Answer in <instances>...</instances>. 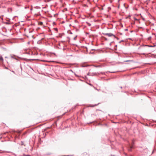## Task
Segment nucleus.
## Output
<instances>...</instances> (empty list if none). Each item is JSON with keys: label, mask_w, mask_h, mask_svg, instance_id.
<instances>
[{"label": "nucleus", "mask_w": 156, "mask_h": 156, "mask_svg": "<svg viewBox=\"0 0 156 156\" xmlns=\"http://www.w3.org/2000/svg\"><path fill=\"white\" fill-rule=\"evenodd\" d=\"M125 30L126 31H127V30H127V29H125Z\"/></svg>", "instance_id": "13"}, {"label": "nucleus", "mask_w": 156, "mask_h": 156, "mask_svg": "<svg viewBox=\"0 0 156 156\" xmlns=\"http://www.w3.org/2000/svg\"><path fill=\"white\" fill-rule=\"evenodd\" d=\"M100 66H97L98 67H100Z\"/></svg>", "instance_id": "20"}, {"label": "nucleus", "mask_w": 156, "mask_h": 156, "mask_svg": "<svg viewBox=\"0 0 156 156\" xmlns=\"http://www.w3.org/2000/svg\"><path fill=\"white\" fill-rule=\"evenodd\" d=\"M0 60H1L2 61H3V59L2 56L0 57Z\"/></svg>", "instance_id": "3"}, {"label": "nucleus", "mask_w": 156, "mask_h": 156, "mask_svg": "<svg viewBox=\"0 0 156 156\" xmlns=\"http://www.w3.org/2000/svg\"><path fill=\"white\" fill-rule=\"evenodd\" d=\"M51 61H49L48 62H50Z\"/></svg>", "instance_id": "21"}, {"label": "nucleus", "mask_w": 156, "mask_h": 156, "mask_svg": "<svg viewBox=\"0 0 156 156\" xmlns=\"http://www.w3.org/2000/svg\"><path fill=\"white\" fill-rule=\"evenodd\" d=\"M23 142H21V145H23Z\"/></svg>", "instance_id": "10"}, {"label": "nucleus", "mask_w": 156, "mask_h": 156, "mask_svg": "<svg viewBox=\"0 0 156 156\" xmlns=\"http://www.w3.org/2000/svg\"><path fill=\"white\" fill-rule=\"evenodd\" d=\"M133 144H134V143H133Z\"/></svg>", "instance_id": "18"}, {"label": "nucleus", "mask_w": 156, "mask_h": 156, "mask_svg": "<svg viewBox=\"0 0 156 156\" xmlns=\"http://www.w3.org/2000/svg\"><path fill=\"white\" fill-rule=\"evenodd\" d=\"M87 65H82L81 66V67H87Z\"/></svg>", "instance_id": "4"}, {"label": "nucleus", "mask_w": 156, "mask_h": 156, "mask_svg": "<svg viewBox=\"0 0 156 156\" xmlns=\"http://www.w3.org/2000/svg\"><path fill=\"white\" fill-rule=\"evenodd\" d=\"M67 38H68V39H70V38H69V37H67Z\"/></svg>", "instance_id": "16"}, {"label": "nucleus", "mask_w": 156, "mask_h": 156, "mask_svg": "<svg viewBox=\"0 0 156 156\" xmlns=\"http://www.w3.org/2000/svg\"><path fill=\"white\" fill-rule=\"evenodd\" d=\"M129 60H127V61H126V62H129Z\"/></svg>", "instance_id": "14"}, {"label": "nucleus", "mask_w": 156, "mask_h": 156, "mask_svg": "<svg viewBox=\"0 0 156 156\" xmlns=\"http://www.w3.org/2000/svg\"><path fill=\"white\" fill-rule=\"evenodd\" d=\"M123 41V40H122V41H121V42Z\"/></svg>", "instance_id": "17"}, {"label": "nucleus", "mask_w": 156, "mask_h": 156, "mask_svg": "<svg viewBox=\"0 0 156 156\" xmlns=\"http://www.w3.org/2000/svg\"><path fill=\"white\" fill-rule=\"evenodd\" d=\"M143 54V55H145V54H144V53H143V54Z\"/></svg>", "instance_id": "19"}, {"label": "nucleus", "mask_w": 156, "mask_h": 156, "mask_svg": "<svg viewBox=\"0 0 156 156\" xmlns=\"http://www.w3.org/2000/svg\"><path fill=\"white\" fill-rule=\"evenodd\" d=\"M87 75H90V76H92L93 75H90V73H88L87 74Z\"/></svg>", "instance_id": "8"}, {"label": "nucleus", "mask_w": 156, "mask_h": 156, "mask_svg": "<svg viewBox=\"0 0 156 156\" xmlns=\"http://www.w3.org/2000/svg\"><path fill=\"white\" fill-rule=\"evenodd\" d=\"M133 148V146H129V148H128V150L129 151H132V149Z\"/></svg>", "instance_id": "2"}, {"label": "nucleus", "mask_w": 156, "mask_h": 156, "mask_svg": "<svg viewBox=\"0 0 156 156\" xmlns=\"http://www.w3.org/2000/svg\"><path fill=\"white\" fill-rule=\"evenodd\" d=\"M39 24L40 25H42L43 24V22H40L39 23Z\"/></svg>", "instance_id": "7"}, {"label": "nucleus", "mask_w": 156, "mask_h": 156, "mask_svg": "<svg viewBox=\"0 0 156 156\" xmlns=\"http://www.w3.org/2000/svg\"><path fill=\"white\" fill-rule=\"evenodd\" d=\"M109 73H115V72H109Z\"/></svg>", "instance_id": "9"}, {"label": "nucleus", "mask_w": 156, "mask_h": 156, "mask_svg": "<svg viewBox=\"0 0 156 156\" xmlns=\"http://www.w3.org/2000/svg\"><path fill=\"white\" fill-rule=\"evenodd\" d=\"M104 35H105L108 36V37H112L114 36V37H116L117 39H118V38L117 37H116L113 34H112L111 33H105L104 34Z\"/></svg>", "instance_id": "1"}, {"label": "nucleus", "mask_w": 156, "mask_h": 156, "mask_svg": "<svg viewBox=\"0 0 156 156\" xmlns=\"http://www.w3.org/2000/svg\"><path fill=\"white\" fill-rule=\"evenodd\" d=\"M77 37V35H76L75 36V37H73V39L74 40H76V37Z\"/></svg>", "instance_id": "5"}, {"label": "nucleus", "mask_w": 156, "mask_h": 156, "mask_svg": "<svg viewBox=\"0 0 156 156\" xmlns=\"http://www.w3.org/2000/svg\"><path fill=\"white\" fill-rule=\"evenodd\" d=\"M70 71H71L72 72H73V71H72L71 69V70H70Z\"/></svg>", "instance_id": "12"}, {"label": "nucleus", "mask_w": 156, "mask_h": 156, "mask_svg": "<svg viewBox=\"0 0 156 156\" xmlns=\"http://www.w3.org/2000/svg\"><path fill=\"white\" fill-rule=\"evenodd\" d=\"M70 34H72V32H70Z\"/></svg>", "instance_id": "15"}, {"label": "nucleus", "mask_w": 156, "mask_h": 156, "mask_svg": "<svg viewBox=\"0 0 156 156\" xmlns=\"http://www.w3.org/2000/svg\"><path fill=\"white\" fill-rule=\"evenodd\" d=\"M11 58H14V59H16L15 58H13V57L12 56H11Z\"/></svg>", "instance_id": "11"}, {"label": "nucleus", "mask_w": 156, "mask_h": 156, "mask_svg": "<svg viewBox=\"0 0 156 156\" xmlns=\"http://www.w3.org/2000/svg\"><path fill=\"white\" fill-rule=\"evenodd\" d=\"M145 46H148V47H154V46H152V45H145Z\"/></svg>", "instance_id": "6"}]
</instances>
